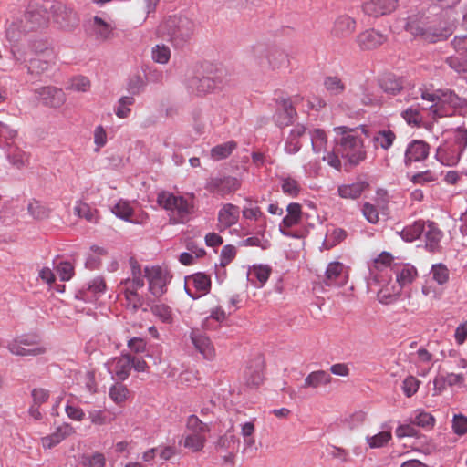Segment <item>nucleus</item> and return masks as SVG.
Instances as JSON below:
<instances>
[{"instance_id": "nucleus-1", "label": "nucleus", "mask_w": 467, "mask_h": 467, "mask_svg": "<svg viewBox=\"0 0 467 467\" xmlns=\"http://www.w3.org/2000/svg\"><path fill=\"white\" fill-rule=\"evenodd\" d=\"M336 132L335 145L330 153L321 157V160L337 170L341 167L339 156L351 164H358L366 158V151L362 139L357 131L345 126L334 129Z\"/></svg>"}, {"instance_id": "nucleus-2", "label": "nucleus", "mask_w": 467, "mask_h": 467, "mask_svg": "<svg viewBox=\"0 0 467 467\" xmlns=\"http://www.w3.org/2000/svg\"><path fill=\"white\" fill-rule=\"evenodd\" d=\"M193 193L175 194L169 191H161L157 194V203L166 211L171 224L188 223L194 212Z\"/></svg>"}, {"instance_id": "nucleus-3", "label": "nucleus", "mask_w": 467, "mask_h": 467, "mask_svg": "<svg viewBox=\"0 0 467 467\" xmlns=\"http://www.w3.org/2000/svg\"><path fill=\"white\" fill-rule=\"evenodd\" d=\"M405 28L413 36H420L430 42L446 39L454 29L453 23L442 22L441 17H426L424 16H411L408 18Z\"/></svg>"}, {"instance_id": "nucleus-4", "label": "nucleus", "mask_w": 467, "mask_h": 467, "mask_svg": "<svg viewBox=\"0 0 467 467\" xmlns=\"http://www.w3.org/2000/svg\"><path fill=\"white\" fill-rule=\"evenodd\" d=\"M467 148V129L458 127L447 130L443 135V142L437 148L436 159L443 165H456Z\"/></svg>"}, {"instance_id": "nucleus-5", "label": "nucleus", "mask_w": 467, "mask_h": 467, "mask_svg": "<svg viewBox=\"0 0 467 467\" xmlns=\"http://www.w3.org/2000/svg\"><path fill=\"white\" fill-rule=\"evenodd\" d=\"M419 92H420V97L423 100L431 103L428 107H422V109H429L433 119L451 116L456 110L467 107V100L460 98L451 90H439L437 93H428L420 89Z\"/></svg>"}, {"instance_id": "nucleus-6", "label": "nucleus", "mask_w": 467, "mask_h": 467, "mask_svg": "<svg viewBox=\"0 0 467 467\" xmlns=\"http://www.w3.org/2000/svg\"><path fill=\"white\" fill-rule=\"evenodd\" d=\"M195 25L187 17H169L159 26L158 34L170 41L173 47H184L191 40Z\"/></svg>"}, {"instance_id": "nucleus-7", "label": "nucleus", "mask_w": 467, "mask_h": 467, "mask_svg": "<svg viewBox=\"0 0 467 467\" xmlns=\"http://www.w3.org/2000/svg\"><path fill=\"white\" fill-rule=\"evenodd\" d=\"M131 277L121 282V291L124 293L127 306L138 310L142 306V297L138 290L144 286V278L141 267L136 261L130 260Z\"/></svg>"}, {"instance_id": "nucleus-8", "label": "nucleus", "mask_w": 467, "mask_h": 467, "mask_svg": "<svg viewBox=\"0 0 467 467\" xmlns=\"http://www.w3.org/2000/svg\"><path fill=\"white\" fill-rule=\"evenodd\" d=\"M142 273L152 296L160 297L167 292V285L171 280V275L166 268L159 265L146 266Z\"/></svg>"}, {"instance_id": "nucleus-9", "label": "nucleus", "mask_w": 467, "mask_h": 467, "mask_svg": "<svg viewBox=\"0 0 467 467\" xmlns=\"http://www.w3.org/2000/svg\"><path fill=\"white\" fill-rule=\"evenodd\" d=\"M9 352L16 356H39L46 352V348L37 341L34 335H21L9 340L6 344Z\"/></svg>"}, {"instance_id": "nucleus-10", "label": "nucleus", "mask_w": 467, "mask_h": 467, "mask_svg": "<svg viewBox=\"0 0 467 467\" xmlns=\"http://www.w3.org/2000/svg\"><path fill=\"white\" fill-rule=\"evenodd\" d=\"M254 59L262 70H276L285 67L288 63L285 52L276 47L256 49Z\"/></svg>"}, {"instance_id": "nucleus-11", "label": "nucleus", "mask_w": 467, "mask_h": 467, "mask_svg": "<svg viewBox=\"0 0 467 467\" xmlns=\"http://www.w3.org/2000/svg\"><path fill=\"white\" fill-rule=\"evenodd\" d=\"M46 8L49 9L54 21L62 28L69 29L78 23L77 13L59 1H47Z\"/></svg>"}, {"instance_id": "nucleus-12", "label": "nucleus", "mask_w": 467, "mask_h": 467, "mask_svg": "<svg viewBox=\"0 0 467 467\" xmlns=\"http://www.w3.org/2000/svg\"><path fill=\"white\" fill-rule=\"evenodd\" d=\"M241 186L239 180L232 176H214L207 180L205 189L212 194L224 197L237 191Z\"/></svg>"}, {"instance_id": "nucleus-13", "label": "nucleus", "mask_w": 467, "mask_h": 467, "mask_svg": "<svg viewBox=\"0 0 467 467\" xmlns=\"http://www.w3.org/2000/svg\"><path fill=\"white\" fill-rule=\"evenodd\" d=\"M185 292L192 299H198L209 293L211 279L204 273H196L186 278Z\"/></svg>"}, {"instance_id": "nucleus-14", "label": "nucleus", "mask_w": 467, "mask_h": 467, "mask_svg": "<svg viewBox=\"0 0 467 467\" xmlns=\"http://www.w3.org/2000/svg\"><path fill=\"white\" fill-rule=\"evenodd\" d=\"M131 364V356L129 354H122L119 357L110 358L106 362L105 366L113 379L124 381L130 376Z\"/></svg>"}, {"instance_id": "nucleus-15", "label": "nucleus", "mask_w": 467, "mask_h": 467, "mask_svg": "<svg viewBox=\"0 0 467 467\" xmlns=\"http://www.w3.org/2000/svg\"><path fill=\"white\" fill-rule=\"evenodd\" d=\"M348 279V268L340 262H331L327 265L324 283L327 286H343Z\"/></svg>"}, {"instance_id": "nucleus-16", "label": "nucleus", "mask_w": 467, "mask_h": 467, "mask_svg": "<svg viewBox=\"0 0 467 467\" xmlns=\"http://www.w3.org/2000/svg\"><path fill=\"white\" fill-rule=\"evenodd\" d=\"M38 100L45 106L50 108H59L66 101V95L61 88L47 86L42 87L35 91Z\"/></svg>"}, {"instance_id": "nucleus-17", "label": "nucleus", "mask_w": 467, "mask_h": 467, "mask_svg": "<svg viewBox=\"0 0 467 467\" xmlns=\"http://www.w3.org/2000/svg\"><path fill=\"white\" fill-rule=\"evenodd\" d=\"M430 152V146L423 140H414L410 141L405 150L404 164L410 166L413 162H420L424 161Z\"/></svg>"}, {"instance_id": "nucleus-18", "label": "nucleus", "mask_w": 467, "mask_h": 467, "mask_svg": "<svg viewBox=\"0 0 467 467\" xmlns=\"http://www.w3.org/2000/svg\"><path fill=\"white\" fill-rule=\"evenodd\" d=\"M398 0H369L362 5V11L366 16L379 17L396 9Z\"/></svg>"}, {"instance_id": "nucleus-19", "label": "nucleus", "mask_w": 467, "mask_h": 467, "mask_svg": "<svg viewBox=\"0 0 467 467\" xmlns=\"http://www.w3.org/2000/svg\"><path fill=\"white\" fill-rule=\"evenodd\" d=\"M11 54L13 58L19 64H26L28 67V71L31 73L39 74L48 68L49 60H40L38 58L28 57L25 50L20 47H12Z\"/></svg>"}, {"instance_id": "nucleus-20", "label": "nucleus", "mask_w": 467, "mask_h": 467, "mask_svg": "<svg viewBox=\"0 0 467 467\" xmlns=\"http://www.w3.org/2000/svg\"><path fill=\"white\" fill-rule=\"evenodd\" d=\"M106 290V284L102 277L98 276L89 281L85 287L78 291L76 297L85 302H95Z\"/></svg>"}, {"instance_id": "nucleus-21", "label": "nucleus", "mask_w": 467, "mask_h": 467, "mask_svg": "<svg viewBox=\"0 0 467 467\" xmlns=\"http://www.w3.org/2000/svg\"><path fill=\"white\" fill-rule=\"evenodd\" d=\"M190 337L194 348L200 352L203 358L207 360L214 359L215 349L206 335L199 330H192Z\"/></svg>"}, {"instance_id": "nucleus-22", "label": "nucleus", "mask_w": 467, "mask_h": 467, "mask_svg": "<svg viewBox=\"0 0 467 467\" xmlns=\"http://www.w3.org/2000/svg\"><path fill=\"white\" fill-rule=\"evenodd\" d=\"M386 40L387 36L385 35L374 29L365 30L357 36V43L362 50L377 48Z\"/></svg>"}, {"instance_id": "nucleus-23", "label": "nucleus", "mask_w": 467, "mask_h": 467, "mask_svg": "<svg viewBox=\"0 0 467 467\" xmlns=\"http://www.w3.org/2000/svg\"><path fill=\"white\" fill-rule=\"evenodd\" d=\"M214 80L210 77L192 76L186 80L187 89L196 95H202L214 89Z\"/></svg>"}, {"instance_id": "nucleus-24", "label": "nucleus", "mask_w": 467, "mask_h": 467, "mask_svg": "<svg viewBox=\"0 0 467 467\" xmlns=\"http://www.w3.org/2000/svg\"><path fill=\"white\" fill-rule=\"evenodd\" d=\"M442 236V232L439 229L437 224L433 222L427 221L422 235V238H424L425 241L426 249L431 252L439 251Z\"/></svg>"}, {"instance_id": "nucleus-25", "label": "nucleus", "mask_w": 467, "mask_h": 467, "mask_svg": "<svg viewBox=\"0 0 467 467\" xmlns=\"http://www.w3.org/2000/svg\"><path fill=\"white\" fill-rule=\"evenodd\" d=\"M272 268L267 265H254L247 272V279L250 284L256 287H263L271 275Z\"/></svg>"}, {"instance_id": "nucleus-26", "label": "nucleus", "mask_w": 467, "mask_h": 467, "mask_svg": "<svg viewBox=\"0 0 467 467\" xmlns=\"http://www.w3.org/2000/svg\"><path fill=\"white\" fill-rule=\"evenodd\" d=\"M73 432L74 428L68 423H64L58 426L54 432L41 439L42 446L45 449H52Z\"/></svg>"}, {"instance_id": "nucleus-27", "label": "nucleus", "mask_w": 467, "mask_h": 467, "mask_svg": "<svg viewBox=\"0 0 467 467\" xmlns=\"http://www.w3.org/2000/svg\"><path fill=\"white\" fill-rule=\"evenodd\" d=\"M89 29L99 41L107 40L112 35L114 26L100 16H94L89 23Z\"/></svg>"}, {"instance_id": "nucleus-28", "label": "nucleus", "mask_w": 467, "mask_h": 467, "mask_svg": "<svg viewBox=\"0 0 467 467\" xmlns=\"http://www.w3.org/2000/svg\"><path fill=\"white\" fill-rule=\"evenodd\" d=\"M239 207L232 203L224 204L218 213V222L223 229L235 224L239 219Z\"/></svg>"}, {"instance_id": "nucleus-29", "label": "nucleus", "mask_w": 467, "mask_h": 467, "mask_svg": "<svg viewBox=\"0 0 467 467\" xmlns=\"http://www.w3.org/2000/svg\"><path fill=\"white\" fill-rule=\"evenodd\" d=\"M263 361L260 358L254 360V362L246 368L244 379L248 386L257 387L263 382Z\"/></svg>"}, {"instance_id": "nucleus-30", "label": "nucleus", "mask_w": 467, "mask_h": 467, "mask_svg": "<svg viewBox=\"0 0 467 467\" xmlns=\"http://www.w3.org/2000/svg\"><path fill=\"white\" fill-rule=\"evenodd\" d=\"M16 140H9L3 148L8 161L15 166L20 168L28 161V154L19 149L15 143Z\"/></svg>"}, {"instance_id": "nucleus-31", "label": "nucleus", "mask_w": 467, "mask_h": 467, "mask_svg": "<svg viewBox=\"0 0 467 467\" xmlns=\"http://www.w3.org/2000/svg\"><path fill=\"white\" fill-rule=\"evenodd\" d=\"M356 29V20L348 15L337 17L334 23L333 33L337 36L347 37Z\"/></svg>"}, {"instance_id": "nucleus-32", "label": "nucleus", "mask_w": 467, "mask_h": 467, "mask_svg": "<svg viewBox=\"0 0 467 467\" xmlns=\"http://www.w3.org/2000/svg\"><path fill=\"white\" fill-rule=\"evenodd\" d=\"M432 358V355L424 348L416 351L414 363L419 376L425 377L430 372L433 366Z\"/></svg>"}, {"instance_id": "nucleus-33", "label": "nucleus", "mask_w": 467, "mask_h": 467, "mask_svg": "<svg viewBox=\"0 0 467 467\" xmlns=\"http://www.w3.org/2000/svg\"><path fill=\"white\" fill-rule=\"evenodd\" d=\"M306 132L304 125H296L289 132L285 142V151L288 154H296L301 149L300 137Z\"/></svg>"}, {"instance_id": "nucleus-34", "label": "nucleus", "mask_w": 467, "mask_h": 467, "mask_svg": "<svg viewBox=\"0 0 467 467\" xmlns=\"http://www.w3.org/2000/svg\"><path fill=\"white\" fill-rule=\"evenodd\" d=\"M394 273L396 275V283L400 288L410 285L416 278L418 273L416 268L410 264L395 266Z\"/></svg>"}, {"instance_id": "nucleus-35", "label": "nucleus", "mask_w": 467, "mask_h": 467, "mask_svg": "<svg viewBox=\"0 0 467 467\" xmlns=\"http://www.w3.org/2000/svg\"><path fill=\"white\" fill-rule=\"evenodd\" d=\"M296 116V109L289 100L284 99L282 107L275 115V120L279 127H285L292 124Z\"/></svg>"}, {"instance_id": "nucleus-36", "label": "nucleus", "mask_w": 467, "mask_h": 467, "mask_svg": "<svg viewBox=\"0 0 467 467\" xmlns=\"http://www.w3.org/2000/svg\"><path fill=\"white\" fill-rule=\"evenodd\" d=\"M311 145L314 153L327 155L331 151L327 150V137L326 132L321 129H314L309 131Z\"/></svg>"}, {"instance_id": "nucleus-37", "label": "nucleus", "mask_w": 467, "mask_h": 467, "mask_svg": "<svg viewBox=\"0 0 467 467\" xmlns=\"http://www.w3.org/2000/svg\"><path fill=\"white\" fill-rule=\"evenodd\" d=\"M287 214L283 218L282 224L280 225V232L284 235H288L283 227L290 228L296 225L301 219V205L296 202L289 203L286 207Z\"/></svg>"}, {"instance_id": "nucleus-38", "label": "nucleus", "mask_w": 467, "mask_h": 467, "mask_svg": "<svg viewBox=\"0 0 467 467\" xmlns=\"http://www.w3.org/2000/svg\"><path fill=\"white\" fill-rule=\"evenodd\" d=\"M401 288L398 283L389 282L378 291V300L379 303L388 305L394 302L400 295Z\"/></svg>"}, {"instance_id": "nucleus-39", "label": "nucleus", "mask_w": 467, "mask_h": 467, "mask_svg": "<svg viewBox=\"0 0 467 467\" xmlns=\"http://www.w3.org/2000/svg\"><path fill=\"white\" fill-rule=\"evenodd\" d=\"M425 221L419 220L413 223L405 226L400 233V236L406 242H413L419 238H422L426 226Z\"/></svg>"}, {"instance_id": "nucleus-40", "label": "nucleus", "mask_w": 467, "mask_h": 467, "mask_svg": "<svg viewBox=\"0 0 467 467\" xmlns=\"http://www.w3.org/2000/svg\"><path fill=\"white\" fill-rule=\"evenodd\" d=\"M396 140V134L389 129L378 130L372 138L376 148H381L384 150H389Z\"/></svg>"}, {"instance_id": "nucleus-41", "label": "nucleus", "mask_w": 467, "mask_h": 467, "mask_svg": "<svg viewBox=\"0 0 467 467\" xmlns=\"http://www.w3.org/2000/svg\"><path fill=\"white\" fill-rule=\"evenodd\" d=\"M331 376L324 370H317L309 373L304 380V388H318L331 382Z\"/></svg>"}, {"instance_id": "nucleus-42", "label": "nucleus", "mask_w": 467, "mask_h": 467, "mask_svg": "<svg viewBox=\"0 0 467 467\" xmlns=\"http://www.w3.org/2000/svg\"><path fill=\"white\" fill-rule=\"evenodd\" d=\"M367 186L368 184L364 182H357L339 186L337 192L342 198L357 199L361 195Z\"/></svg>"}, {"instance_id": "nucleus-43", "label": "nucleus", "mask_w": 467, "mask_h": 467, "mask_svg": "<svg viewBox=\"0 0 467 467\" xmlns=\"http://www.w3.org/2000/svg\"><path fill=\"white\" fill-rule=\"evenodd\" d=\"M279 182L282 192L287 196L296 197L302 190L300 182L290 175L280 176Z\"/></svg>"}, {"instance_id": "nucleus-44", "label": "nucleus", "mask_w": 467, "mask_h": 467, "mask_svg": "<svg viewBox=\"0 0 467 467\" xmlns=\"http://www.w3.org/2000/svg\"><path fill=\"white\" fill-rule=\"evenodd\" d=\"M135 103L132 96H122L114 106V113L119 119H127L131 113V107Z\"/></svg>"}, {"instance_id": "nucleus-45", "label": "nucleus", "mask_w": 467, "mask_h": 467, "mask_svg": "<svg viewBox=\"0 0 467 467\" xmlns=\"http://www.w3.org/2000/svg\"><path fill=\"white\" fill-rule=\"evenodd\" d=\"M237 143L234 140H230L219 145H216L211 149L210 156L213 161H221L226 159L231 153L236 149Z\"/></svg>"}, {"instance_id": "nucleus-46", "label": "nucleus", "mask_w": 467, "mask_h": 467, "mask_svg": "<svg viewBox=\"0 0 467 467\" xmlns=\"http://www.w3.org/2000/svg\"><path fill=\"white\" fill-rule=\"evenodd\" d=\"M326 91L333 97L340 96L346 89L345 83L337 76H328L324 78Z\"/></svg>"}, {"instance_id": "nucleus-47", "label": "nucleus", "mask_w": 467, "mask_h": 467, "mask_svg": "<svg viewBox=\"0 0 467 467\" xmlns=\"http://www.w3.org/2000/svg\"><path fill=\"white\" fill-rule=\"evenodd\" d=\"M226 318V314L221 307H215L211 310L210 315L202 321L204 329H215Z\"/></svg>"}, {"instance_id": "nucleus-48", "label": "nucleus", "mask_w": 467, "mask_h": 467, "mask_svg": "<svg viewBox=\"0 0 467 467\" xmlns=\"http://www.w3.org/2000/svg\"><path fill=\"white\" fill-rule=\"evenodd\" d=\"M380 88L387 94L395 95L402 88L401 81L394 76L387 75L379 79Z\"/></svg>"}, {"instance_id": "nucleus-49", "label": "nucleus", "mask_w": 467, "mask_h": 467, "mask_svg": "<svg viewBox=\"0 0 467 467\" xmlns=\"http://www.w3.org/2000/svg\"><path fill=\"white\" fill-rule=\"evenodd\" d=\"M88 418L95 425H104L113 421L116 414L108 410H94L88 411Z\"/></svg>"}, {"instance_id": "nucleus-50", "label": "nucleus", "mask_w": 467, "mask_h": 467, "mask_svg": "<svg viewBox=\"0 0 467 467\" xmlns=\"http://www.w3.org/2000/svg\"><path fill=\"white\" fill-rule=\"evenodd\" d=\"M150 310L153 316L159 318L161 322L165 324H171L173 322L175 315L169 306L160 303L152 306Z\"/></svg>"}, {"instance_id": "nucleus-51", "label": "nucleus", "mask_w": 467, "mask_h": 467, "mask_svg": "<svg viewBox=\"0 0 467 467\" xmlns=\"http://www.w3.org/2000/svg\"><path fill=\"white\" fill-rule=\"evenodd\" d=\"M205 441V434L186 432L183 446L192 451H199L203 448Z\"/></svg>"}, {"instance_id": "nucleus-52", "label": "nucleus", "mask_w": 467, "mask_h": 467, "mask_svg": "<svg viewBox=\"0 0 467 467\" xmlns=\"http://www.w3.org/2000/svg\"><path fill=\"white\" fill-rule=\"evenodd\" d=\"M74 212L78 217L84 218L89 223H97L98 221L97 211L82 201H78L76 202Z\"/></svg>"}, {"instance_id": "nucleus-53", "label": "nucleus", "mask_w": 467, "mask_h": 467, "mask_svg": "<svg viewBox=\"0 0 467 467\" xmlns=\"http://www.w3.org/2000/svg\"><path fill=\"white\" fill-rule=\"evenodd\" d=\"M130 394V390L128 388L122 383L117 382L113 384L109 389V396L111 400L120 405L128 399Z\"/></svg>"}, {"instance_id": "nucleus-54", "label": "nucleus", "mask_w": 467, "mask_h": 467, "mask_svg": "<svg viewBox=\"0 0 467 467\" xmlns=\"http://www.w3.org/2000/svg\"><path fill=\"white\" fill-rule=\"evenodd\" d=\"M46 6L44 10H33L30 8L26 14L27 19L33 24L32 28L42 27L47 25L49 15Z\"/></svg>"}, {"instance_id": "nucleus-55", "label": "nucleus", "mask_w": 467, "mask_h": 467, "mask_svg": "<svg viewBox=\"0 0 467 467\" xmlns=\"http://www.w3.org/2000/svg\"><path fill=\"white\" fill-rule=\"evenodd\" d=\"M112 213L119 218L126 221L134 223L131 219L133 209L130 202L124 200H119L111 209Z\"/></svg>"}, {"instance_id": "nucleus-56", "label": "nucleus", "mask_w": 467, "mask_h": 467, "mask_svg": "<svg viewBox=\"0 0 467 467\" xmlns=\"http://www.w3.org/2000/svg\"><path fill=\"white\" fill-rule=\"evenodd\" d=\"M27 211L33 218L37 220L47 218L50 213V210L36 200H31L28 202Z\"/></svg>"}, {"instance_id": "nucleus-57", "label": "nucleus", "mask_w": 467, "mask_h": 467, "mask_svg": "<svg viewBox=\"0 0 467 467\" xmlns=\"http://www.w3.org/2000/svg\"><path fill=\"white\" fill-rule=\"evenodd\" d=\"M151 57L159 64H166L171 57L170 48L163 44L156 45L152 47Z\"/></svg>"}, {"instance_id": "nucleus-58", "label": "nucleus", "mask_w": 467, "mask_h": 467, "mask_svg": "<svg viewBox=\"0 0 467 467\" xmlns=\"http://www.w3.org/2000/svg\"><path fill=\"white\" fill-rule=\"evenodd\" d=\"M186 428L187 433L205 434L209 431L207 424L201 421L195 415H191L188 417Z\"/></svg>"}, {"instance_id": "nucleus-59", "label": "nucleus", "mask_w": 467, "mask_h": 467, "mask_svg": "<svg viewBox=\"0 0 467 467\" xmlns=\"http://www.w3.org/2000/svg\"><path fill=\"white\" fill-rule=\"evenodd\" d=\"M441 3V7L444 9L441 16L442 22L454 23L456 18L454 16L455 12L451 9V6L459 3L460 0H437ZM455 26V24H453Z\"/></svg>"}, {"instance_id": "nucleus-60", "label": "nucleus", "mask_w": 467, "mask_h": 467, "mask_svg": "<svg viewBox=\"0 0 467 467\" xmlns=\"http://www.w3.org/2000/svg\"><path fill=\"white\" fill-rule=\"evenodd\" d=\"M391 439L390 431H380L373 436L367 437V442L370 448H381Z\"/></svg>"}, {"instance_id": "nucleus-61", "label": "nucleus", "mask_w": 467, "mask_h": 467, "mask_svg": "<svg viewBox=\"0 0 467 467\" xmlns=\"http://www.w3.org/2000/svg\"><path fill=\"white\" fill-rule=\"evenodd\" d=\"M17 138V130L0 121V148H4L9 140Z\"/></svg>"}, {"instance_id": "nucleus-62", "label": "nucleus", "mask_w": 467, "mask_h": 467, "mask_svg": "<svg viewBox=\"0 0 467 467\" xmlns=\"http://www.w3.org/2000/svg\"><path fill=\"white\" fill-rule=\"evenodd\" d=\"M431 274L432 275V279L436 281L439 285L445 284L449 279V270L442 264H437L432 265Z\"/></svg>"}, {"instance_id": "nucleus-63", "label": "nucleus", "mask_w": 467, "mask_h": 467, "mask_svg": "<svg viewBox=\"0 0 467 467\" xmlns=\"http://www.w3.org/2000/svg\"><path fill=\"white\" fill-rule=\"evenodd\" d=\"M434 421L435 420L433 416L423 410H417L414 418L412 419V423L414 425L423 428L433 426Z\"/></svg>"}, {"instance_id": "nucleus-64", "label": "nucleus", "mask_w": 467, "mask_h": 467, "mask_svg": "<svg viewBox=\"0 0 467 467\" xmlns=\"http://www.w3.org/2000/svg\"><path fill=\"white\" fill-rule=\"evenodd\" d=\"M83 464L86 467H104L106 464V458L103 453L94 452L83 457Z\"/></svg>"}]
</instances>
